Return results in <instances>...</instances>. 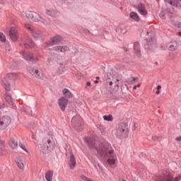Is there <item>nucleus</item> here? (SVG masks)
<instances>
[{"instance_id":"obj_20","label":"nucleus","mask_w":181,"mask_h":181,"mask_svg":"<svg viewBox=\"0 0 181 181\" xmlns=\"http://www.w3.org/2000/svg\"><path fill=\"white\" fill-rule=\"evenodd\" d=\"M76 158H74V155H71L70 156V162H69V166L71 168V169H74V168L76 167Z\"/></svg>"},{"instance_id":"obj_23","label":"nucleus","mask_w":181,"mask_h":181,"mask_svg":"<svg viewBox=\"0 0 181 181\" xmlns=\"http://www.w3.org/2000/svg\"><path fill=\"white\" fill-rule=\"evenodd\" d=\"M165 2H168L173 6H179V2H181V0H165Z\"/></svg>"},{"instance_id":"obj_7","label":"nucleus","mask_w":181,"mask_h":181,"mask_svg":"<svg viewBox=\"0 0 181 181\" xmlns=\"http://www.w3.org/2000/svg\"><path fill=\"white\" fill-rule=\"evenodd\" d=\"M23 57L28 62H39V58L30 52H23Z\"/></svg>"},{"instance_id":"obj_6","label":"nucleus","mask_w":181,"mask_h":181,"mask_svg":"<svg viewBox=\"0 0 181 181\" xmlns=\"http://www.w3.org/2000/svg\"><path fill=\"white\" fill-rule=\"evenodd\" d=\"M27 70L31 76H33V77H36V78H42V73L39 71V69L37 68H33L32 66L27 67Z\"/></svg>"},{"instance_id":"obj_9","label":"nucleus","mask_w":181,"mask_h":181,"mask_svg":"<svg viewBox=\"0 0 181 181\" xmlns=\"http://www.w3.org/2000/svg\"><path fill=\"white\" fill-rule=\"evenodd\" d=\"M60 42H63V37L60 35H55L49 39V46H54V45H58Z\"/></svg>"},{"instance_id":"obj_14","label":"nucleus","mask_w":181,"mask_h":181,"mask_svg":"<svg viewBox=\"0 0 181 181\" xmlns=\"http://www.w3.org/2000/svg\"><path fill=\"white\" fill-rule=\"evenodd\" d=\"M172 180H173V177L172 176V174L167 173L165 175L158 178L156 181H172Z\"/></svg>"},{"instance_id":"obj_15","label":"nucleus","mask_w":181,"mask_h":181,"mask_svg":"<svg viewBox=\"0 0 181 181\" xmlns=\"http://www.w3.org/2000/svg\"><path fill=\"white\" fill-rule=\"evenodd\" d=\"M134 54L137 57H141V47H139V42H135L134 45Z\"/></svg>"},{"instance_id":"obj_50","label":"nucleus","mask_w":181,"mask_h":181,"mask_svg":"<svg viewBox=\"0 0 181 181\" xmlns=\"http://www.w3.org/2000/svg\"><path fill=\"white\" fill-rule=\"evenodd\" d=\"M95 84H98V81H95Z\"/></svg>"},{"instance_id":"obj_1","label":"nucleus","mask_w":181,"mask_h":181,"mask_svg":"<svg viewBox=\"0 0 181 181\" xmlns=\"http://www.w3.org/2000/svg\"><path fill=\"white\" fill-rule=\"evenodd\" d=\"M95 150L101 158L107 159L108 165H110V166L115 165L117 156L114 153V150H112V147L109 144H102Z\"/></svg>"},{"instance_id":"obj_53","label":"nucleus","mask_w":181,"mask_h":181,"mask_svg":"<svg viewBox=\"0 0 181 181\" xmlns=\"http://www.w3.org/2000/svg\"><path fill=\"white\" fill-rule=\"evenodd\" d=\"M32 138L33 139L35 138V135L33 134Z\"/></svg>"},{"instance_id":"obj_48","label":"nucleus","mask_w":181,"mask_h":181,"mask_svg":"<svg viewBox=\"0 0 181 181\" xmlns=\"http://www.w3.org/2000/svg\"><path fill=\"white\" fill-rule=\"evenodd\" d=\"M118 81H119V80L117 79V82H115L117 86H118Z\"/></svg>"},{"instance_id":"obj_39","label":"nucleus","mask_w":181,"mask_h":181,"mask_svg":"<svg viewBox=\"0 0 181 181\" xmlns=\"http://www.w3.org/2000/svg\"><path fill=\"white\" fill-rule=\"evenodd\" d=\"M152 139H153V141H159V137H158V136H153Z\"/></svg>"},{"instance_id":"obj_26","label":"nucleus","mask_w":181,"mask_h":181,"mask_svg":"<svg viewBox=\"0 0 181 181\" xmlns=\"http://www.w3.org/2000/svg\"><path fill=\"white\" fill-rule=\"evenodd\" d=\"M24 46H25V47H27V48L28 47H33V46H35V43L32 41V40H28L24 43Z\"/></svg>"},{"instance_id":"obj_2","label":"nucleus","mask_w":181,"mask_h":181,"mask_svg":"<svg viewBox=\"0 0 181 181\" xmlns=\"http://www.w3.org/2000/svg\"><path fill=\"white\" fill-rule=\"evenodd\" d=\"M25 18L30 23H35L36 22H45V19L39 15V13L34 11H26Z\"/></svg>"},{"instance_id":"obj_18","label":"nucleus","mask_w":181,"mask_h":181,"mask_svg":"<svg viewBox=\"0 0 181 181\" xmlns=\"http://www.w3.org/2000/svg\"><path fill=\"white\" fill-rule=\"evenodd\" d=\"M62 93H63V95H64V97H65L66 98H73V93H71V92L67 88L63 89Z\"/></svg>"},{"instance_id":"obj_34","label":"nucleus","mask_w":181,"mask_h":181,"mask_svg":"<svg viewBox=\"0 0 181 181\" xmlns=\"http://www.w3.org/2000/svg\"><path fill=\"white\" fill-rule=\"evenodd\" d=\"M6 153H7L6 150L0 148V156H6Z\"/></svg>"},{"instance_id":"obj_8","label":"nucleus","mask_w":181,"mask_h":181,"mask_svg":"<svg viewBox=\"0 0 181 181\" xmlns=\"http://www.w3.org/2000/svg\"><path fill=\"white\" fill-rule=\"evenodd\" d=\"M9 36L13 42H16L19 39V35L18 34V28L16 27H11Z\"/></svg>"},{"instance_id":"obj_38","label":"nucleus","mask_w":181,"mask_h":181,"mask_svg":"<svg viewBox=\"0 0 181 181\" xmlns=\"http://www.w3.org/2000/svg\"><path fill=\"white\" fill-rule=\"evenodd\" d=\"M77 118H78V117H73L71 122L72 124H76V119H77Z\"/></svg>"},{"instance_id":"obj_55","label":"nucleus","mask_w":181,"mask_h":181,"mask_svg":"<svg viewBox=\"0 0 181 181\" xmlns=\"http://www.w3.org/2000/svg\"><path fill=\"white\" fill-rule=\"evenodd\" d=\"M156 64H158V62H156Z\"/></svg>"},{"instance_id":"obj_25","label":"nucleus","mask_w":181,"mask_h":181,"mask_svg":"<svg viewBox=\"0 0 181 181\" xmlns=\"http://www.w3.org/2000/svg\"><path fill=\"white\" fill-rule=\"evenodd\" d=\"M129 17L133 19V21H136V22H139V16L135 12H131Z\"/></svg>"},{"instance_id":"obj_21","label":"nucleus","mask_w":181,"mask_h":181,"mask_svg":"<svg viewBox=\"0 0 181 181\" xmlns=\"http://www.w3.org/2000/svg\"><path fill=\"white\" fill-rule=\"evenodd\" d=\"M117 32L121 35H124V33H127V28H125V25H119V27L117 28Z\"/></svg>"},{"instance_id":"obj_10","label":"nucleus","mask_w":181,"mask_h":181,"mask_svg":"<svg viewBox=\"0 0 181 181\" xmlns=\"http://www.w3.org/2000/svg\"><path fill=\"white\" fill-rule=\"evenodd\" d=\"M53 50L57 53H64V52H69L70 49L66 45H57L53 47Z\"/></svg>"},{"instance_id":"obj_29","label":"nucleus","mask_w":181,"mask_h":181,"mask_svg":"<svg viewBox=\"0 0 181 181\" xmlns=\"http://www.w3.org/2000/svg\"><path fill=\"white\" fill-rule=\"evenodd\" d=\"M25 28L31 33L35 30V28H33V26H32L30 24H25Z\"/></svg>"},{"instance_id":"obj_54","label":"nucleus","mask_w":181,"mask_h":181,"mask_svg":"<svg viewBox=\"0 0 181 181\" xmlns=\"http://www.w3.org/2000/svg\"><path fill=\"white\" fill-rule=\"evenodd\" d=\"M120 181H126L125 180H120Z\"/></svg>"},{"instance_id":"obj_5","label":"nucleus","mask_w":181,"mask_h":181,"mask_svg":"<svg viewBox=\"0 0 181 181\" xmlns=\"http://www.w3.org/2000/svg\"><path fill=\"white\" fill-rule=\"evenodd\" d=\"M67 104H69V99L66 98L64 96L61 97L58 100L59 107L63 112L66 111Z\"/></svg>"},{"instance_id":"obj_42","label":"nucleus","mask_w":181,"mask_h":181,"mask_svg":"<svg viewBox=\"0 0 181 181\" xmlns=\"http://www.w3.org/2000/svg\"><path fill=\"white\" fill-rule=\"evenodd\" d=\"M0 108H5V104L0 105Z\"/></svg>"},{"instance_id":"obj_4","label":"nucleus","mask_w":181,"mask_h":181,"mask_svg":"<svg viewBox=\"0 0 181 181\" xmlns=\"http://www.w3.org/2000/svg\"><path fill=\"white\" fill-rule=\"evenodd\" d=\"M163 50H169L170 52H175L179 49V43L176 41H172L167 44L166 47H163V45L161 46Z\"/></svg>"},{"instance_id":"obj_19","label":"nucleus","mask_w":181,"mask_h":181,"mask_svg":"<svg viewBox=\"0 0 181 181\" xmlns=\"http://www.w3.org/2000/svg\"><path fill=\"white\" fill-rule=\"evenodd\" d=\"M53 170H48L45 173V179L47 181H53Z\"/></svg>"},{"instance_id":"obj_43","label":"nucleus","mask_w":181,"mask_h":181,"mask_svg":"<svg viewBox=\"0 0 181 181\" xmlns=\"http://www.w3.org/2000/svg\"><path fill=\"white\" fill-rule=\"evenodd\" d=\"M136 87L137 88H139V87H141V83H138L137 85H136Z\"/></svg>"},{"instance_id":"obj_28","label":"nucleus","mask_w":181,"mask_h":181,"mask_svg":"<svg viewBox=\"0 0 181 181\" xmlns=\"http://www.w3.org/2000/svg\"><path fill=\"white\" fill-rule=\"evenodd\" d=\"M25 28L31 33L35 30V28H33V26H32L30 24H25Z\"/></svg>"},{"instance_id":"obj_13","label":"nucleus","mask_w":181,"mask_h":181,"mask_svg":"<svg viewBox=\"0 0 181 181\" xmlns=\"http://www.w3.org/2000/svg\"><path fill=\"white\" fill-rule=\"evenodd\" d=\"M32 36L34 39H42L43 37V33L39 30L35 29L32 32Z\"/></svg>"},{"instance_id":"obj_33","label":"nucleus","mask_w":181,"mask_h":181,"mask_svg":"<svg viewBox=\"0 0 181 181\" xmlns=\"http://www.w3.org/2000/svg\"><path fill=\"white\" fill-rule=\"evenodd\" d=\"M19 146L20 148H21V149L27 152V153H29V151H28V148H26V146H25V144L20 143Z\"/></svg>"},{"instance_id":"obj_36","label":"nucleus","mask_w":181,"mask_h":181,"mask_svg":"<svg viewBox=\"0 0 181 181\" xmlns=\"http://www.w3.org/2000/svg\"><path fill=\"white\" fill-rule=\"evenodd\" d=\"M160 88H162V86H161L160 85H158V86H157V90H156V94L157 95H159L160 94Z\"/></svg>"},{"instance_id":"obj_24","label":"nucleus","mask_w":181,"mask_h":181,"mask_svg":"<svg viewBox=\"0 0 181 181\" xmlns=\"http://www.w3.org/2000/svg\"><path fill=\"white\" fill-rule=\"evenodd\" d=\"M9 146L11 149H16V148H18V141H16V140L11 139L9 141Z\"/></svg>"},{"instance_id":"obj_32","label":"nucleus","mask_w":181,"mask_h":181,"mask_svg":"<svg viewBox=\"0 0 181 181\" xmlns=\"http://www.w3.org/2000/svg\"><path fill=\"white\" fill-rule=\"evenodd\" d=\"M4 97H5V100L7 101V103H12V98L11 97V95H9L8 94H5Z\"/></svg>"},{"instance_id":"obj_45","label":"nucleus","mask_w":181,"mask_h":181,"mask_svg":"<svg viewBox=\"0 0 181 181\" xmlns=\"http://www.w3.org/2000/svg\"><path fill=\"white\" fill-rule=\"evenodd\" d=\"M86 85H87L88 86H91V83H90V82H87V83H86Z\"/></svg>"},{"instance_id":"obj_37","label":"nucleus","mask_w":181,"mask_h":181,"mask_svg":"<svg viewBox=\"0 0 181 181\" xmlns=\"http://www.w3.org/2000/svg\"><path fill=\"white\" fill-rule=\"evenodd\" d=\"M160 18H161V19H166V12H161L160 13Z\"/></svg>"},{"instance_id":"obj_27","label":"nucleus","mask_w":181,"mask_h":181,"mask_svg":"<svg viewBox=\"0 0 181 181\" xmlns=\"http://www.w3.org/2000/svg\"><path fill=\"white\" fill-rule=\"evenodd\" d=\"M64 73V69L63 68V64H59V67L57 69V74H63Z\"/></svg>"},{"instance_id":"obj_49","label":"nucleus","mask_w":181,"mask_h":181,"mask_svg":"<svg viewBox=\"0 0 181 181\" xmlns=\"http://www.w3.org/2000/svg\"><path fill=\"white\" fill-rule=\"evenodd\" d=\"M109 85H110V86H112V81H110V82L109 83Z\"/></svg>"},{"instance_id":"obj_35","label":"nucleus","mask_w":181,"mask_h":181,"mask_svg":"<svg viewBox=\"0 0 181 181\" xmlns=\"http://www.w3.org/2000/svg\"><path fill=\"white\" fill-rule=\"evenodd\" d=\"M0 149L6 150L5 148V141H0Z\"/></svg>"},{"instance_id":"obj_3","label":"nucleus","mask_w":181,"mask_h":181,"mask_svg":"<svg viewBox=\"0 0 181 181\" xmlns=\"http://www.w3.org/2000/svg\"><path fill=\"white\" fill-rule=\"evenodd\" d=\"M115 134L118 138H127L128 136V125L125 123H121Z\"/></svg>"},{"instance_id":"obj_47","label":"nucleus","mask_w":181,"mask_h":181,"mask_svg":"<svg viewBox=\"0 0 181 181\" xmlns=\"http://www.w3.org/2000/svg\"><path fill=\"white\" fill-rule=\"evenodd\" d=\"M136 86H134V87H133V90H136Z\"/></svg>"},{"instance_id":"obj_46","label":"nucleus","mask_w":181,"mask_h":181,"mask_svg":"<svg viewBox=\"0 0 181 181\" xmlns=\"http://www.w3.org/2000/svg\"><path fill=\"white\" fill-rule=\"evenodd\" d=\"M177 141H181V136L177 138Z\"/></svg>"},{"instance_id":"obj_16","label":"nucleus","mask_w":181,"mask_h":181,"mask_svg":"<svg viewBox=\"0 0 181 181\" xmlns=\"http://www.w3.org/2000/svg\"><path fill=\"white\" fill-rule=\"evenodd\" d=\"M3 84H4V88L7 90V91L11 90V85L9 84V79H8V76L5 77L3 79Z\"/></svg>"},{"instance_id":"obj_12","label":"nucleus","mask_w":181,"mask_h":181,"mask_svg":"<svg viewBox=\"0 0 181 181\" xmlns=\"http://www.w3.org/2000/svg\"><path fill=\"white\" fill-rule=\"evenodd\" d=\"M46 14L48 15V16H52V18H57L59 16L60 13L54 9H47L46 10Z\"/></svg>"},{"instance_id":"obj_40","label":"nucleus","mask_w":181,"mask_h":181,"mask_svg":"<svg viewBox=\"0 0 181 181\" xmlns=\"http://www.w3.org/2000/svg\"><path fill=\"white\" fill-rule=\"evenodd\" d=\"M43 153H47L49 152V150H47V147H45V150H42Z\"/></svg>"},{"instance_id":"obj_51","label":"nucleus","mask_w":181,"mask_h":181,"mask_svg":"<svg viewBox=\"0 0 181 181\" xmlns=\"http://www.w3.org/2000/svg\"><path fill=\"white\" fill-rule=\"evenodd\" d=\"M86 142H88V144H89V145H90V142L88 141V139H86Z\"/></svg>"},{"instance_id":"obj_17","label":"nucleus","mask_w":181,"mask_h":181,"mask_svg":"<svg viewBox=\"0 0 181 181\" xmlns=\"http://www.w3.org/2000/svg\"><path fill=\"white\" fill-rule=\"evenodd\" d=\"M138 11L141 15H148V11H146V9H145V5L142 4L139 5Z\"/></svg>"},{"instance_id":"obj_44","label":"nucleus","mask_w":181,"mask_h":181,"mask_svg":"<svg viewBox=\"0 0 181 181\" xmlns=\"http://www.w3.org/2000/svg\"><path fill=\"white\" fill-rule=\"evenodd\" d=\"M177 36H180L181 37V32L177 33Z\"/></svg>"},{"instance_id":"obj_31","label":"nucleus","mask_w":181,"mask_h":181,"mask_svg":"<svg viewBox=\"0 0 181 181\" xmlns=\"http://www.w3.org/2000/svg\"><path fill=\"white\" fill-rule=\"evenodd\" d=\"M103 119L105 121H112V119H114V118L112 117V115H105V116H103Z\"/></svg>"},{"instance_id":"obj_30","label":"nucleus","mask_w":181,"mask_h":181,"mask_svg":"<svg viewBox=\"0 0 181 181\" xmlns=\"http://www.w3.org/2000/svg\"><path fill=\"white\" fill-rule=\"evenodd\" d=\"M0 41H1L2 43H5V42H6V36L1 32H0Z\"/></svg>"},{"instance_id":"obj_11","label":"nucleus","mask_w":181,"mask_h":181,"mask_svg":"<svg viewBox=\"0 0 181 181\" xmlns=\"http://www.w3.org/2000/svg\"><path fill=\"white\" fill-rule=\"evenodd\" d=\"M15 162L19 169H23L25 168V161L23 160V157L17 156L15 159Z\"/></svg>"},{"instance_id":"obj_22","label":"nucleus","mask_w":181,"mask_h":181,"mask_svg":"<svg viewBox=\"0 0 181 181\" xmlns=\"http://www.w3.org/2000/svg\"><path fill=\"white\" fill-rule=\"evenodd\" d=\"M139 80L138 77H131L127 79V84H135V83H138Z\"/></svg>"},{"instance_id":"obj_52","label":"nucleus","mask_w":181,"mask_h":181,"mask_svg":"<svg viewBox=\"0 0 181 181\" xmlns=\"http://www.w3.org/2000/svg\"><path fill=\"white\" fill-rule=\"evenodd\" d=\"M96 79H97V80H100V77L97 76V77H96Z\"/></svg>"},{"instance_id":"obj_41","label":"nucleus","mask_w":181,"mask_h":181,"mask_svg":"<svg viewBox=\"0 0 181 181\" xmlns=\"http://www.w3.org/2000/svg\"><path fill=\"white\" fill-rule=\"evenodd\" d=\"M180 177H176L175 179H174V181H180Z\"/></svg>"}]
</instances>
